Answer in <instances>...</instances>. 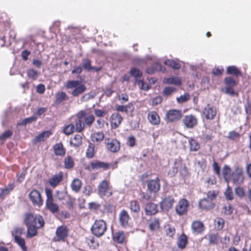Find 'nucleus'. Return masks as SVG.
<instances>
[{
    "mask_svg": "<svg viewBox=\"0 0 251 251\" xmlns=\"http://www.w3.org/2000/svg\"><path fill=\"white\" fill-rule=\"evenodd\" d=\"M104 135L102 132H96L92 133L91 136V138L94 142H99L103 140Z\"/></svg>",
    "mask_w": 251,
    "mask_h": 251,
    "instance_id": "obj_40",
    "label": "nucleus"
},
{
    "mask_svg": "<svg viewBox=\"0 0 251 251\" xmlns=\"http://www.w3.org/2000/svg\"><path fill=\"white\" fill-rule=\"evenodd\" d=\"M69 235V229L66 226H58L55 231V235L52 239L53 242H65Z\"/></svg>",
    "mask_w": 251,
    "mask_h": 251,
    "instance_id": "obj_7",
    "label": "nucleus"
},
{
    "mask_svg": "<svg viewBox=\"0 0 251 251\" xmlns=\"http://www.w3.org/2000/svg\"><path fill=\"white\" fill-rule=\"evenodd\" d=\"M123 120L121 115L118 112H115L111 114L110 117V126L112 128H118Z\"/></svg>",
    "mask_w": 251,
    "mask_h": 251,
    "instance_id": "obj_16",
    "label": "nucleus"
},
{
    "mask_svg": "<svg viewBox=\"0 0 251 251\" xmlns=\"http://www.w3.org/2000/svg\"><path fill=\"white\" fill-rule=\"evenodd\" d=\"M218 194V192L216 191H209L207 193V197L208 200H211V201L213 200H215L217 195Z\"/></svg>",
    "mask_w": 251,
    "mask_h": 251,
    "instance_id": "obj_62",
    "label": "nucleus"
},
{
    "mask_svg": "<svg viewBox=\"0 0 251 251\" xmlns=\"http://www.w3.org/2000/svg\"><path fill=\"white\" fill-rule=\"evenodd\" d=\"M75 130V126L73 124L65 125L63 129V132L67 135L71 134Z\"/></svg>",
    "mask_w": 251,
    "mask_h": 251,
    "instance_id": "obj_47",
    "label": "nucleus"
},
{
    "mask_svg": "<svg viewBox=\"0 0 251 251\" xmlns=\"http://www.w3.org/2000/svg\"><path fill=\"white\" fill-rule=\"evenodd\" d=\"M226 74L227 75H232L236 77L242 76L241 71L235 66H229L226 68Z\"/></svg>",
    "mask_w": 251,
    "mask_h": 251,
    "instance_id": "obj_28",
    "label": "nucleus"
},
{
    "mask_svg": "<svg viewBox=\"0 0 251 251\" xmlns=\"http://www.w3.org/2000/svg\"><path fill=\"white\" fill-rule=\"evenodd\" d=\"M190 95L188 93H185L183 95L180 96L176 98V100L178 103L184 102L190 99Z\"/></svg>",
    "mask_w": 251,
    "mask_h": 251,
    "instance_id": "obj_60",
    "label": "nucleus"
},
{
    "mask_svg": "<svg viewBox=\"0 0 251 251\" xmlns=\"http://www.w3.org/2000/svg\"><path fill=\"white\" fill-rule=\"evenodd\" d=\"M215 203L208 199H202L199 202V207L203 210H209L215 207Z\"/></svg>",
    "mask_w": 251,
    "mask_h": 251,
    "instance_id": "obj_22",
    "label": "nucleus"
},
{
    "mask_svg": "<svg viewBox=\"0 0 251 251\" xmlns=\"http://www.w3.org/2000/svg\"><path fill=\"white\" fill-rule=\"evenodd\" d=\"M190 151H198L200 148L199 142L193 138H190L188 140Z\"/></svg>",
    "mask_w": 251,
    "mask_h": 251,
    "instance_id": "obj_37",
    "label": "nucleus"
},
{
    "mask_svg": "<svg viewBox=\"0 0 251 251\" xmlns=\"http://www.w3.org/2000/svg\"><path fill=\"white\" fill-rule=\"evenodd\" d=\"M75 165L73 157L71 155L67 156L64 160V167L67 169H72Z\"/></svg>",
    "mask_w": 251,
    "mask_h": 251,
    "instance_id": "obj_38",
    "label": "nucleus"
},
{
    "mask_svg": "<svg viewBox=\"0 0 251 251\" xmlns=\"http://www.w3.org/2000/svg\"><path fill=\"white\" fill-rule=\"evenodd\" d=\"M110 163L100 161L98 160H95L90 162L89 164L86 167V169L90 171L97 170H107L110 169Z\"/></svg>",
    "mask_w": 251,
    "mask_h": 251,
    "instance_id": "obj_11",
    "label": "nucleus"
},
{
    "mask_svg": "<svg viewBox=\"0 0 251 251\" xmlns=\"http://www.w3.org/2000/svg\"><path fill=\"white\" fill-rule=\"evenodd\" d=\"M113 240L119 244H123L126 242V237L124 231H119L113 236Z\"/></svg>",
    "mask_w": 251,
    "mask_h": 251,
    "instance_id": "obj_36",
    "label": "nucleus"
},
{
    "mask_svg": "<svg viewBox=\"0 0 251 251\" xmlns=\"http://www.w3.org/2000/svg\"><path fill=\"white\" fill-rule=\"evenodd\" d=\"M164 84H173L175 86H180L181 85V80L177 76H171L170 77L164 78L163 80Z\"/></svg>",
    "mask_w": 251,
    "mask_h": 251,
    "instance_id": "obj_29",
    "label": "nucleus"
},
{
    "mask_svg": "<svg viewBox=\"0 0 251 251\" xmlns=\"http://www.w3.org/2000/svg\"><path fill=\"white\" fill-rule=\"evenodd\" d=\"M26 74L28 77L33 80H36L39 75L38 71L32 68L28 69L26 71Z\"/></svg>",
    "mask_w": 251,
    "mask_h": 251,
    "instance_id": "obj_45",
    "label": "nucleus"
},
{
    "mask_svg": "<svg viewBox=\"0 0 251 251\" xmlns=\"http://www.w3.org/2000/svg\"><path fill=\"white\" fill-rule=\"evenodd\" d=\"M69 97L66 93L61 91L57 92L55 95V102L56 104H60L63 101L68 100Z\"/></svg>",
    "mask_w": 251,
    "mask_h": 251,
    "instance_id": "obj_35",
    "label": "nucleus"
},
{
    "mask_svg": "<svg viewBox=\"0 0 251 251\" xmlns=\"http://www.w3.org/2000/svg\"><path fill=\"white\" fill-rule=\"evenodd\" d=\"M164 64L175 70L179 69L181 67L180 64L173 59H167L164 61Z\"/></svg>",
    "mask_w": 251,
    "mask_h": 251,
    "instance_id": "obj_39",
    "label": "nucleus"
},
{
    "mask_svg": "<svg viewBox=\"0 0 251 251\" xmlns=\"http://www.w3.org/2000/svg\"><path fill=\"white\" fill-rule=\"evenodd\" d=\"M15 185L14 183H9L7 186L0 189V199L3 200L5 197L8 195L10 192L14 189Z\"/></svg>",
    "mask_w": 251,
    "mask_h": 251,
    "instance_id": "obj_26",
    "label": "nucleus"
},
{
    "mask_svg": "<svg viewBox=\"0 0 251 251\" xmlns=\"http://www.w3.org/2000/svg\"><path fill=\"white\" fill-rule=\"evenodd\" d=\"M15 242L21 248L23 251H27L25 240L21 236H16L14 238Z\"/></svg>",
    "mask_w": 251,
    "mask_h": 251,
    "instance_id": "obj_46",
    "label": "nucleus"
},
{
    "mask_svg": "<svg viewBox=\"0 0 251 251\" xmlns=\"http://www.w3.org/2000/svg\"><path fill=\"white\" fill-rule=\"evenodd\" d=\"M70 144L71 146L74 148H78L80 147L82 144V135L76 134L70 139Z\"/></svg>",
    "mask_w": 251,
    "mask_h": 251,
    "instance_id": "obj_27",
    "label": "nucleus"
},
{
    "mask_svg": "<svg viewBox=\"0 0 251 251\" xmlns=\"http://www.w3.org/2000/svg\"><path fill=\"white\" fill-rule=\"evenodd\" d=\"M225 220L224 219L220 217L217 218L214 220V225L218 230H221L224 226Z\"/></svg>",
    "mask_w": 251,
    "mask_h": 251,
    "instance_id": "obj_53",
    "label": "nucleus"
},
{
    "mask_svg": "<svg viewBox=\"0 0 251 251\" xmlns=\"http://www.w3.org/2000/svg\"><path fill=\"white\" fill-rule=\"evenodd\" d=\"M91 61L88 58H83L82 59V67L86 71H90L91 70H95L96 72H99L101 70L100 68H96L91 66Z\"/></svg>",
    "mask_w": 251,
    "mask_h": 251,
    "instance_id": "obj_32",
    "label": "nucleus"
},
{
    "mask_svg": "<svg viewBox=\"0 0 251 251\" xmlns=\"http://www.w3.org/2000/svg\"><path fill=\"white\" fill-rule=\"evenodd\" d=\"M82 185V182L79 179L75 178L71 183V187L73 191L78 193L80 191Z\"/></svg>",
    "mask_w": 251,
    "mask_h": 251,
    "instance_id": "obj_33",
    "label": "nucleus"
},
{
    "mask_svg": "<svg viewBox=\"0 0 251 251\" xmlns=\"http://www.w3.org/2000/svg\"><path fill=\"white\" fill-rule=\"evenodd\" d=\"M129 208L132 212L136 214L138 213L141 209L139 203L136 200L130 202Z\"/></svg>",
    "mask_w": 251,
    "mask_h": 251,
    "instance_id": "obj_42",
    "label": "nucleus"
},
{
    "mask_svg": "<svg viewBox=\"0 0 251 251\" xmlns=\"http://www.w3.org/2000/svg\"><path fill=\"white\" fill-rule=\"evenodd\" d=\"M95 145L92 143H89L86 151V156L88 158H92L95 154Z\"/></svg>",
    "mask_w": 251,
    "mask_h": 251,
    "instance_id": "obj_44",
    "label": "nucleus"
},
{
    "mask_svg": "<svg viewBox=\"0 0 251 251\" xmlns=\"http://www.w3.org/2000/svg\"><path fill=\"white\" fill-rule=\"evenodd\" d=\"M13 134V132L11 130H8L4 131L0 136V139L2 141L5 140L6 139L10 137Z\"/></svg>",
    "mask_w": 251,
    "mask_h": 251,
    "instance_id": "obj_61",
    "label": "nucleus"
},
{
    "mask_svg": "<svg viewBox=\"0 0 251 251\" xmlns=\"http://www.w3.org/2000/svg\"><path fill=\"white\" fill-rule=\"evenodd\" d=\"M107 224L102 219L96 220L91 227V231L94 235L100 237L104 234L107 230Z\"/></svg>",
    "mask_w": 251,
    "mask_h": 251,
    "instance_id": "obj_5",
    "label": "nucleus"
},
{
    "mask_svg": "<svg viewBox=\"0 0 251 251\" xmlns=\"http://www.w3.org/2000/svg\"><path fill=\"white\" fill-rule=\"evenodd\" d=\"M52 148L54 153L56 156L63 157L66 154V149L61 142L56 143L53 145Z\"/></svg>",
    "mask_w": 251,
    "mask_h": 251,
    "instance_id": "obj_23",
    "label": "nucleus"
},
{
    "mask_svg": "<svg viewBox=\"0 0 251 251\" xmlns=\"http://www.w3.org/2000/svg\"><path fill=\"white\" fill-rule=\"evenodd\" d=\"M217 113V109L210 104H207L202 111V115L206 120H212L215 119Z\"/></svg>",
    "mask_w": 251,
    "mask_h": 251,
    "instance_id": "obj_14",
    "label": "nucleus"
},
{
    "mask_svg": "<svg viewBox=\"0 0 251 251\" xmlns=\"http://www.w3.org/2000/svg\"><path fill=\"white\" fill-rule=\"evenodd\" d=\"M245 180L243 169L242 168L237 166L234 170L230 175L228 180V183L231 181L234 184H242Z\"/></svg>",
    "mask_w": 251,
    "mask_h": 251,
    "instance_id": "obj_6",
    "label": "nucleus"
},
{
    "mask_svg": "<svg viewBox=\"0 0 251 251\" xmlns=\"http://www.w3.org/2000/svg\"><path fill=\"white\" fill-rule=\"evenodd\" d=\"M182 117V112L181 110L170 109L168 110L165 115L166 121L168 122L173 123L179 121Z\"/></svg>",
    "mask_w": 251,
    "mask_h": 251,
    "instance_id": "obj_12",
    "label": "nucleus"
},
{
    "mask_svg": "<svg viewBox=\"0 0 251 251\" xmlns=\"http://www.w3.org/2000/svg\"><path fill=\"white\" fill-rule=\"evenodd\" d=\"M231 173V168L228 166L225 165L223 168V176L227 183H228V180Z\"/></svg>",
    "mask_w": 251,
    "mask_h": 251,
    "instance_id": "obj_49",
    "label": "nucleus"
},
{
    "mask_svg": "<svg viewBox=\"0 0 251 251\" xmlns=\"http://www.w3.org/2000/svg\"><path fill=\"white\" fill-rule=\"evenodd\" d=\"M189 207L188 201L185 198L180 199L175 206L176 213L179 216L186 215L187 214Z\"/></svg>",
    "mask_w": 251,
    "mask_h": 251,
    "instance_id": "obj_8",
    "label": "nucleus"
},
{
    "mask_svg": "<svg viewBox=\"0 0 251 251\" xmlns=\"http://www.w3.org/2000/svg\"><path fill=\"white\" fill-rule=\"evenodd\" d=\"M23 231L24 229L23 228L17 227L15 228L14 230L12 231V235L14 238L16 236H20Z\"/></svg>",
    "mask_w": 251,
    "mask_h": 251,
    "instance_id": "obj_63",
    "label": "nucleus"
},
{
    "mask_svg": "<svg viewBox=\"0 0 251 251\" xmlns=\"http://www.w3.org/2000/svg\"><path fill=\"white\" fill-rule=\"evenodd\" d=\"M51 134V132L50 130L43 131L35 137L33 139V143H37L44 141L48 138Z\"/></svg>",
    "mask_w": 251,
    "mask_h": 251,
    "instance_id": "obj_30",
    "label": "nucleus"
},
{
    "mask_svg": "<svg viewBox=\"0 0 251 251\" xmlns=\"http://www.w3.org/2000/svg\"><path fill=\"white\" fill-rule=\"evenodd\" d=\"M75 198L71 197H69L66 202L67 206L69 210H71L74 209L75 207Z\"/></svg>",
    "mask_w": 251,
    "mask_h": 251,
    "instance_id": "obj_59",
    "label": "nucleus"
},
{
    "mask_svg": "<svg viewBox=\"0 0 251 251\" xmlns=\"http://www.w3.org/2000/svg\"><path fill=\"white\" fill-rule=\"evenodd\" d=\"M130 74L135 78L141 77L142 75V73L140 71L139 69L135 67L131 68Z\"/></svg>",
    "mask_w": 251,
    "mask_h": 251,
    "instance_id": "obj_57",
    "label": "nucleus"
},
{
    "mask_svg": "<svg viewBox=\"0 0 251 251\" xmlns=\"http://www.w3.org/2000/svg\"><path fill=\"white\" fill-rule=\"evenodd\" d=\"M240 137V134L238 132L233 130L230 131L228 133L227 138L231 140H234Z\"/></svg>",
    "mask_w": 251,
    "mask_h": 251,
    "instance_id": "obj_64",
    "label": "nucleus"
},
{
    "mask_svg": "<svg viewBox=\"0 0 251 251\" xmlns=\"http://www.w3.org/2000/svg\"><path fill=\"white\" fill-rule=\"evenodd\" d=\"M24 222L27 227V236L29 237L36 235L37 229L42 227L45 224L42 216L30 212L24 214Z\"/></svg>",
    "mask_w": 251,
    "mask_h": 251,
    "instance_id": "obj_1",
    "label": "nucleus"
},
{
    "mask_svg": "<svg viewBox=\"0 0 251 251\" xmlns=\"http://www.w3.org/2000/svg\"><path fill=\"white\" fill-rule=\"evenodd\" d=\"M220 236L218 233H211L208 234V239L209 243L211 245H217L219 243Z\"/></svg>",
    "mask_w": 251,
    "mask_h": 251,
    "instance_id": "obj_41",
    "label": "nucleus"
},
{
    "mask_svg": "<svg viewBox=\"0 0 251 251\" xmlns=\"http://www.w3.org/2000/svg\"><path fill=\"white\" fill-rule=\"evenodd\" d=\"M235 194L240 198L245 197L246 195L245 190L242 187L238 186L235 188Z\"/></svg>",
    "mask_w": 251,
    "mask_h": 251,
    "instance_id": "obj_55",
    "label": "nucleus"
},
{
    "mask_svg": "<svg viewBox=\"0 0 251 251\" xmlns=\"http://www.w3.org/2000/svg\"><path fill=\"white\" fill-rule=\"evenodd\" d=\"M130 217L127 212L123 209L119 214V221L120 224L123 226H126L128 225Z\"/></svg>",
    "mask_w": 251,
    "mask_h": 251,
    "instance_id": "obj_25",
    "label": "nucleus"
},
{
    "mask_svg": "<svg viewBox=\"0 0 251 251\" xmlns=\"http://www.w3.org/2000/svg\"><path fill=\"white\" fill-rule=\"evenodd\" d=\"M225 84L226 86L234 87L237 85L238 81L235 80L233 78L228 76L226 77L224 79Z\"/></svg>",
    "mask_w": 251,
    "mask_h": 251,
    "instance_id": "obj_50",
    "label": "nucleus"
},
{
    "mask_svg": "<svg viewBox=\"0 0 251 251\" xmlns=\"http://www.w3.org/2000/svg\"><path fill=\"white\" fill-rule=\"evenodd\" d=\"M176 89L174 87H165L163 90L162 94L164 96H169L176 92Z\"/></svg>",
    "mask_w": 251,
    "mask_h": 251,
    "instance_id": "obj_54",
    "label": "nucleus"
},
{
    "mask_svg": "<svg viewBox=\"0 0 251 251\" xmlns=\"http://www.w3.org/2000/svg\"><path fill=\"white\" fill-rule=\"evenodd\" d=\"M191 227L193 233L196 235L202 234L205 228L203 223L199 220L192 222Z\"/></svg>",
    "mask_w": 251,
    "mask_h": 251,
    "instance_id": "obj_17",
    "label": "nucleus"
},
{
    "mask_svg": "<svg viewBox=\"0 0 251 251\" xmlns=\"http://www.w3.org/2000/svg\"><path fill=\"white\" fill-rule=\"evenodd\" d=\"M99 195L101 197H110L113 193L110 189V182L108 180H102L98 186Z\"/></svg>",
    "mask_w": 251,
    "mask_h": 251,
    "instance_id": "obj_10",
    "label": "nucleus"
},
{
    "mask_svg": "<svg viewBox=\"0 0 251 251\" xmlns=\"http://www.w3.org/2000/svg\"><path fill=\"white\" fill-rule=\"evenodd\" d=\"M182 123L187 128H193L198 124L197 118L193 115H188L184 117Z\"/></svg>",
    "mask_w": 251,
    "mask_h": 251,
    "instance_id": "obj_15",
    "label": "nucleus"
},
{
    "mask_svg": "<svg viewBox=\"0 0 251 251\" xmlns=\"http://www.w3.org/2000/svg\"><path fill=\"white\" fill-rule=\"evenodd\" d=\"M29 199L34 206L40 207L43 204L44 200L41 193L36 189H32L29 193Z\"/></svg>",
    "mask_w": 251,
    "mask_h": 251,
    "instance_id": "obj_9",
    "label": "nucleus"
},
{
    "mask_svg": "<svg viewBox=\"0 0 251 251\" xmlns=\"http://www.w3.org/2000/svg\"><path fill=\"white\" fill-rule=\"evenodd\" d=\"M233 207L231 204L227 203L224 206L223 208V212L225 215H230L233 212Z\"/></svg>",
    "mask_w": 251,
    "mask_h": 251,
    "instance_id": "obj_56",
    "label": "nucleus"
},
{
    "mask_svg": "<svg viewBox=\"0 0 251 251\" xmlns=\"http://www.w3.org/2000/svg\"><path fill=\"white\" fill-rule=\"evenodd\" d=\"M67 89H73L71 95L74 97H78L87 89L86 86L79 80H68L65 84Z\"/></svg>",
    "mask_w": 251,
    "mask_h": 251,
    "instance_id": "obj_3",
    "label": "nucleus"
},
{
    "mask_svg": "<svg viewBox=\"0 0 251 251\" xmlns=\"http://www.w3.org/2000/svg\"><path fill=\"white\" fill-rule=\"evenodd\" d=\"M188 243V241L187 235L185 233H182L177 239V245L178 248L180 249H185Z\"/></svg>",
    "mask_w": 251,
    "mask_h": 251,
    "instance_id": "obj_31",
    "label": "nucleus"
},
{
    "mask_svg": "<svg viewBox=\"0 0 251 251\" xmlns=\"http://www.w3.org/2000/svg\"><path fill=\"white\" fill-rule=\"evenodd\" d=\"M37 119V117L35 116H33L24 119L21 122L18 123L17 124L18 126H25L27 124L31 123L34 121H35Z\"/></svg>",
    "mask_w": 251,
    "mask_h": 251,
    "instance_id": "obj_52",
    "label": "nucleus"
},
{
    "mask_svg": "<svg viewBox=\"0 0 251 251\" xmlns=\"http://www.w3.org/2000/svg\"><path fill=\"white\" fill-rule=\"evenodd\" d=\"M86 243L90 249H95L99 247V242L94 236H89L86 238Z\"/></svg>",
    "mask_w": 251,
    "mask_h": 251,
    "instance_id": "obj_34",
    "label": "nucleus"
},
{
    "mask_svg": "<svg viewBox=\"0 0 251 251\" xmlns=\"http://www.w3.org/2000/svg\"><path fill=\"white\" fill-rule=\"evenodd\" d=\"M63 177V173L60 171L58 174L53 175L48 180V183L53 188L57 186L61 182Z\"/></svg>",
    "mask_w": 251,
    "mask_h": 251,
    "instance_id": "obj_20",
    "label": "nucleus"
},
{
    "mask_svg": "<svg viewBox=\"0 0 251 251\" xmlns=\"http://www.w3.org/2000/svg\"><path fill=\"white\" fill-rule=\"evenodd\" d=\"M162 66L159 63H154L151 67L147 68L146 73L148 74L152 75L155 73L156 70H161Z\"/></svg>",
    "mask_w": 251,
    "mask_h": 251,
    "instance_id": "obj_48",
    "label": "nucleus"
},
{
    "mask_svg": "<svg viewBox=\"0 0 251 251\" xmlns=\"http://www.w3.org/2000/svg\"><path fill=\"white\" fill-rule=\"evenodd\" d=\"M160 223L159 220L156 218H154L151 221L149 225V227L151 231H154L159 228Z\"/></svg>",
    "mask_w": 251,
    "mask_h": 251,
    "instance_id": "obj_43",
    "label": "nucleus"
},
{
    "mask_svg": "<svg viewBox=\"0 0 251 251\" xmlns=\"http://www.w3.org/2000/svg\"><path fill=\"white\" fill-rule=\"evenodd\" d=\"M106 149L113 152H116L119 151L120 149V143L116 139H107L106 140Z\"/></svg>",
    "mask_w": 251,
    "mask_h": 251,
    "instance_id": "obj_18",
    "label": "nucleus"
},
{
    "mask_svg": "<svg viewBox=\"0 0 251 251\" xmlns=\"http://www.w3.org/2000/svg\"><path fill=\"white\" fill-rule=\"evenodd\" d=\"M175 202V199L172 196L166 197L160 202L161 208L168 211L172 208Z\"/></svg>",
    "mask_w": 251,
    "mask_h": 251,
    "instance_id": "obj_19",
    "label": "nucleus"
},
{
    "mask_svg": "<svg viewBox=\"0 0 251 251\" xmlns=\"http://www.w3.org/2000/svg\"><path fill=\"white\" fill-rule=\"evenodd\" d=\"M225 196L226 200L231 201L233 199V195L232 189L229 186L226 188L225 192Z\"/></svg>",
    "mask_w": 251,
    "mask_h": 251,
    "instance_id": "obj_58",
    "label": "nucleus"
},
{
    "mask_svg": "<svg viewBox=\"0 0 251 251\" xmlns=\"http://www.w3.org/2000/svg\"><path fill=\"white\" fill-rule=\"evenodd\" d=\"M77 120L75 123V130L81 132L85 128V126H90L95 121L93 115L87 113L85 110L79 111L76 115Z\"/></svg>",
    "mask_w": 251,
    "mask_h": 251,
    "instance_id": "obj_2",
    "label": "nucleus"
},
{
    "mask_svg": "<svg viewBox=\"0 0 251 251\" xmlns=\"http://www.w3.org/2000/svg\"><path fill=\"white\" fill-rule=\"evenodd\" d=\"M148 119L149 122L154 126L158 125L160 123V117L155 111L149 112L148 115Z\"/></svg>",
    "mask_w": 251,
    "mask_h": 251,
    "instance_id": "obj_24",
    "label": "nucleus"
},
{
    "mask_svg": "<svg viewBox=\"0 0 251 251\" xmlns=\"http://www.w3.org/2000/svg\"><path fill=\"white\" fill-rule=\"evenodd\" d=\"M147 190L150 193H157L160 189V179L156 177L154 179H150L147 181Z\"/></svg>",
    "mask_w": 251,
    "mask_h": 251,
    "instance_id": "obj_13",
    "label": "nucleus"
},
{
    "mask_svg": "<svg viewBox=\"0 0 251 251\" xmlns=\"http://www.w3.org/2000/svg\"><path fill=\"white\" fill-rule=\"evenodd\" d=\"M45 194L46 200L45 201V207L52 214L58 213L59 211V206L57 203L54 202L52 191L50 188H45Z\"/></svg>",
    "mask_w": 251,
    "mask_h": 251,
    "instance_id": "obj_4",
    "label": "nucleus"
},
{
    "mask_svg": "<svg viewBox=\"0 0 251 251\" xmlns=\"http://www.w3.org/2000/svg\"><path fill=\"white\" fill-rule=\"evenodd\" d=\"M144 210L146 215H154L158 212V205L151 201L147 202L144 206Z\"/></svg>",
    "mask_w": 251,
    "mask_h": 251,
    "instance_id": "obj_21",
    "label": "nucleus"
},
{
    "mask_svg": "<svg viewBox=\"0 0 251 251\" xmlns=\"http://www.w3.org/2000/svg\"><path fill=\"white\" fill-rule=\"evenodd\" d=\"M165 232L166 236L173 238L176 233V229L174 227L168 225L165 227Z\"/></svg>",
    "mask_w": 251,
    "mask_h": 251,
    "instance_id": "obj_51",
    "label": "nucleus"
}]
</instances>
